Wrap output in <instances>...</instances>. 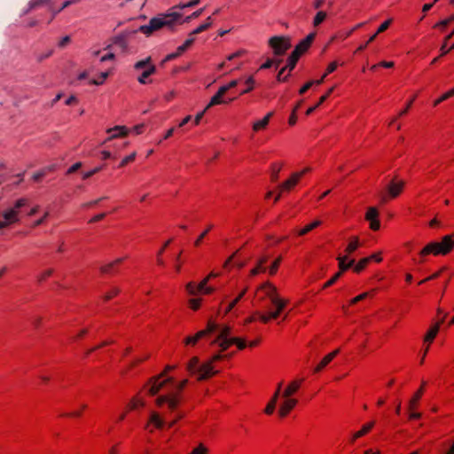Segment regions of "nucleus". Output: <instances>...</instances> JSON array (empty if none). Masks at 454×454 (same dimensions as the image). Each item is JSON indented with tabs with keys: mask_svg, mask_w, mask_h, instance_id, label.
<instances>
[{
	"mask_svg": "<svg viewBox=\"0 0 454 454\" xmlns=\"http://www.w3.org/2000/svg\"><path fill=\"white\" fill-rule=\"evenodd\" d=\"M231 331V329L228 325H220L213 321H208L205 330L199 331L194 336L187 337L184 343L186 345H195L201 338L217 332L218 334L212 344H218L222 351L227 350L233 344H236L239 349H244L247 347L246 341L237 337H230Z\"/></svg>",
	"mask_w": 454,
	"mask_h": 454,
	"instance_id": "f257e3e1",
	"label": "nucleus"
},
{
	"mask_svg": "<svg viewBox=\"0 0 454 454\" xmlns=\"http://www.w3.org/2000/svg\"><path fill=\"white\" fill-rule=\"evenodd\" d=\"M259 290L264 292V297L262 298L265 301L263 308L265 313L257 312L259 319L262 323H268L271 319H277L286 308L287 301L279 297L276 287L270 282L262 285Z\"/></svg>",
	"mask_w": 454,
	"mask_h": 454,
	"instance_id": "f03ea898",
	"label": "nucleus"
},
{
	"mask_svg": "<svg viewBox=\"0 0 454 454\" xmlns=\"http://www.w3.org/2000/svg\"><path fill=\"white\" fill-rule=\"evenodd\" d=\"M223 358L221 354L214 355L207 362L200 364L197 356L192 357L187 364V371L191 375H196L198 380H204L216 374L212 364Z\"/></svg>",
	"mask_w": 454,
	"mask_h": 454,
	"instance_id": "7ed1b4c3",
	"label": "nucleus"
},
{
	"mask_svg": "<svg viewBox=\"0 0 454 454\" xmlns=\"http://www.w3.org/2000/svg\"><path fill=\"white\" fill-rule=\"evenodd\" d=\"M181 17L182 14L178 12L162 13L157 17L152 18L147 25L140 26L137 31H140L146 35H150L153 32L159 30L163 27H171Z\"/></svg>",
	"mask_w": 454,
	"mask_h": 454,
	"instance_id": "20e7f679",
	"label": "nucleus"
},
{
	"mask_svg": "<svg viewBox=\"0 0 454 454\" xmlns=\"http://www.w3.org/2000/svg\"><path fill=\"white\" fill-rule=\"evenodd\" d=\"M454 248V235H446L441 242H431L427 244L420 252L421 256L433 254L434 255L449 254Z\"/></svg>",
	"mask_w": 454,
	"mask_h": 454,
	"instance_id": "39448f33",
	"label": "nucleus"
},
{
	"mask_svg": "<svg viewBox=\"0 0 454 454\" xmlns=\"http://www.w3.org/2000/svg\"><path fill=\"white\" fill-rule=\"evenodd\" d=\"M28 200L26 198H20L16 200L14 206L12 207H9L2 213V216L4 218L3 221H0V230H3L8 227L10 224L17 223L20 221L19 218V209L27 205Z\"/></svg>",
	"mask_w": 454,
	"mask_h": 454,
	"instance_id": "423d86ee",
	"label": "nucleus"
},
{
	"mask_svg": "<svg viewBox=\"0 0 454 454\" xmlns=\"http://www.w3.org/2000/svg\"><path fill=\"white\" fill-rule=\"evenodd\" d=\"M404 185L405 182L403 180H398L396 177H394L387 184L385 191L379 193L380 202L386 203L389 199L398 197L402 193Z\"/></svg>",
	"mask_w": 454,
	"mask_h": 454,
	"instance_id": "0eeeda50",
	"label": "nucleus"
},
{
	"mask_svg": "<svg viewBox=\"0 0 454 454\" xmlns=\"http://www.w3.org/2000/svg\"><path fill=\"white\" fill-rule=\"evenodd\" d=\"M174 368H175V366L168 365V366H166L165 371L162 373H160L157 377H153L150 380L149 383L151 384V387L148 389V394L149 395H157L160 392V390L167 383H171V384L174 383V379L172 377H168V378H166L163 380H160L161 378H163L166 375L167 372L171 371Z\"/></svg>",
	"mask_w": 454,
	"mask_h": 454,
	"instance_id": "6e6552de",
	"label": "nucleus"
},
{
	"mask_svg": "<svg viewBox=\"0 0 454 454\" xmlns=\"http://www.w3.org/2000/svg\"><path fill=\"white\" fill-rule=\"evenodd\" d=\"M269 45L273 51L275 56H283L287 50L291 48V40L285 36H272L269 40Z\"/></svg>",
	"mask_w": 454,
	"mask_h": 454,
	"instance_id": "1a4fd4ad",
	"label": "nucleus"
},
{
	"mask_svg": "<svg viewBox=\"0 0 454 454\" xmlns=\"http://www.w3.org/2000/svg\"><path fill=\"white\" fill-rule=\"evenodd\" d=\"M180 399L177 394L162 395L158 396L155 400V403L158 406H161L164 403H167L168 409L171 411H174L177 408Z\"/></svg>",
	"mask_w": 454,
	"mask_h": 454,
	"instance_id": "9d476101",
	"label": "nucleus"
},
{
	"mask_svg": "<svg viewBox=\"0 0 454 454\" xmlns=\"http://www.w3.org/2000/svg\"><path fill=\"white\" fill-rule=\"evenodd\" d=\"M133 32H123L113 38L112 43L118 47L121 52H127L129 48L128 37L129 35L134 34Z\"/></svg>",
	"mask_w": 454,
	"mask_h": 454,
	"instance_id": "9b49d317",
	"label": "nucleus"
},
{
	"mask_svg": "<svg viewBox=\"0 0 454 454\" xmlns=\"http://www.w3.org/2000/svg\"><path fill=\"white\" fill-rule=\"evenodd\" d=\"M379 211L376 207H371L367 209L365 219L370 223V228L372 231H378L380 227V223L378 219Z\"/></svg>",
	"mask_w": 454,
	"mask_h": 454,
	"instance_id": "f8f14e48",
	"label": "nucleus"
},
{
	"mask_svg": "<svg viewBox=\"0 0 454 454\" xmlns=\"http://www.w3.org/2000/svg\"><path fill=\"white\" fill-rule=\"evenodd\" d=\"M315 36H316V33L309 34L303 40H301L295 46V48L293 51L296 52V54H298L299 56H301L310 47Z\"/></svg>",
	"mask_w": 454,
	"mask_h": 454,
	"instance_id": "ddd939ff",
	"label": "nucleus"
},
{
	"mask_svg": "<svg viewBox=\"0 0 454 454\" xmlns=\"http://www.w3.org/2000/svg\"><path fill=\"white\" fill-rule=\"evenodd\" d=\"M226 93V89L225 88H219L218 91L216 92L215 95H214L209 103L207 104V106H206V109H209L210 107L214 106H216V105H221V104H227L229 102H231L232 100L235 99V98H230L229 100H224L223 98V95Z\"/></svg>",
	"mask_w": 454,
	"mask_h": 454,
	"instance_id": "4468645a",
	"label": "nucleus"
},
{
	"mask_svg": "<svg viewBox=\"0 0 454 454\" xmlns=\"http://www.w3.org/2000/svg\"><path fill=\"white\" fill-rule=\"evenodd\" d=\"M283 398H284V401L280 404V407L278 410V414L282 418L286 417L290 412V411H292L297 404V400L294 398H291V396L290 397H283Z\"/></svg>",
	"mask_w": 454,
	"mask_h": 454,
	"instance_id": "2eb2a0df",
	"label": "nucleus"
},
{
	"mask_svg": "<svg viewBox=\"0 0 454 454\" xmlns=\"http://www.w3.org/2000/svg\"><path fill=\"white\" fill-rule=\"evenodd\" d=\"M302 176V173H293L289 179L283 182L281 184H279L278 188L280 192H286L290 191L293 187H294L301 177Z\"/></svg>",
	"mask_w": 454,
	"mask_h": 454,
	"instance_id": "dca6fc26",
	"label": "nucleus"
},
{
	"mask_svg": "<svg viewBox=\"0 0 454 454\" xmlns=\"http://www.w3.org/2000/svg\"><path fill=\"white\" fill-rule=\"evenodd\" d=\"M109 137L106 139L105 143L117 137H124L128 135L129 129L125 126H115L107 129Z\"/></svg>",
	"mask_w": 454,
	"mask_h": 454,
	"instance_id": "f3484780",
	"label": "nucleus"
},
{
	"mask_svg": "<svg viewBox=\"0 0 454 454\" xmlns=\"http://www.w3.org/2000/svg\"><path fill=\"white\" fill-rule=\"evenodd\" d=\"M209 279V277H207L198 285H195L194 282H189L185 286V289L190 295H197L201 289L205 288V286L207 285Z\"/></svg>",
	"mask_w": 454,
	"mask_h": 454,
	"instance_id": "a211bd4d",
	"label": "nucleus"
},
{
	"mask_svg": "<svg viewBox=\"0 0 454 454\" xmlns=\"http://www.w3.org/2000/svg\"><path fill=\"white\" fill-rule=\"evenodd\" d=\"M446 317L447 313H444L442 318L427 331L424 338L425 341L432 342L434 340L439 331L440 325L443 323Z\"/></svg>",
	"mask_w": 454,
	"mask_h": 454,
	"instance_id": "6ab92c4d",
	"label": "nucleus"
},
{
	"mask_svg": "<svg viewBox=\"0 0 454 454\" xmlns=\"http://www.w3.org/2000/svg\"><path fill=\"white\" fill-rule=\"evenodd\" d=\"M301 380H294L291 382L282 392V397H290L300 388Z\"/></svg>",
	"mask_w": 454,
	"mask_h": 454,
	"instance_id": "aec40b11",
	"label": "nucleus"
},
{
	"mask_svg": "<svg viewBox=\"0 0 454 454\" xmlns=\"http://www.w3.org/2000/svg\"><path fill=\"white\" fill-rule=\"evenodd\" d=\"M81 0H67L63 3L62 6L59 9H54L51 5L50 6V11L51 12V18L49 20V23L52 21V20L59 14L61 11L65 12V8L70 6L71 4H74L79 3Z\"/></svg>",
	"mask_w": 454,
	"mask_h": 454,
	"instance_id": "412c9836",
	"label": "nucleus"
},
{
	"mask_svg": "<svg viewBox=\"0 0 454 454\" xmlns=\"http://www.w3.org/2000/svg\"><path fill=\"white\" fill-rule=\"evenodd\" d=\"M340 352V349H336L333 351L332 353L325 356L321 362L317 364V366L315 368V372H320L325 366H326Z\"/></svg>",
	"mask_w": 454,
	"mask_h": 454,
	"instance_id": "4be33fe9",
	"label": "nucleus"
},
{
	"mask_svg": "<svg viewBox=\"0 0 454 454\" xmlns=\"http://www.w3.org/2000/svg\"><path fill=\"white\" fill-rule=\"evenodd\" d=\"M337 260L339 262V268H340V271H341V273L343 271H346L347 270L350 269L351 267H353L355 265V260L352 259L350 261H348V262H347L348 261V256L347 255H339L337 257Z\"/></svg>",
	"mask_w": 454,
	"mask_h": 454,
	"instance_id": "5701e85b",
	"label": "nucleus"
},
{
	"mask_svg": "<svg viewBox=\"0 0 454 454\" xmlns=\"http://www.w3.org/2000/svg\"><path fill=\"white\" fill-rule=\"evenodd\" d=\"M374 421H371L365 425L363 426L361 430L355 433L351 438V442H354L356 439L364 436L373 427H374Z\"/></svg>",
	"mask_w": 454,
	"mask_h": 454,
	"instance_id": "b1692460",
	"label": "nucleus"
},
{
	"mask_svg": "<svg viewBox=\"0 0 454 454\" xmlns=\"http://www.w3.org/2000/svg\"><path fill=\"white\" fill-rule=\"evenodd\" d=\"M155 72H156L155 66L151 64L150 66L147 67L146 69H145L142 72L141 75L137 78L138 82L141 83V84H145L146 83V79L150 75L153 74Z\"/></svg>",
	"mask_w": 454,
	"mask_h": 454,
	"instance_id": "393cba45",
	"label": "nucleus"
},
{
	"mask_svg": "<svg viewBox=\"0 0 454 454\" xmlns=\"http://www.w3.org/2000/svg\"><path fill=\"white\" fill-rule=\"evenodd\" d=\"M272 115H273V113L270 112L264 118H262V120H259V121H255L253 124V129L254 131H258L260 129H262L266 128V126L269 124L270 119V117Z\"/></svg>",
	"mask_w": 454,
	"mask_h": 454,
	"instance_id": "a878e982",
	"label": "nucleus"
},
{
	"mask_svg": "<svg viewBox=\"0 0 454 454\" xmlns=\"http://www.w3.org/2000/svg\"><path fill=\"white\" fill-rule=\"evenodd\" d=\"M300 57L301 56L296 54V52L292 51V53L290 54V56L287 59V63L284 67L286 69H289V71H292L295 67L296 63L298 62Z\"/></svg>",
	"mask_w": 454,
	"mask_h": 454,
	"instance_id": "bb28decb",
	"label": "nucleus"
},
{
	"mask_svg": "<svg viewBox=\"0 0 454 454\" xmlns=\"http://www.w3.org/2000/svg\"><path fill=\"white\" fill-rule=\"evenodd\" d=\"M426 385V382H422V387L415 393V395L412 396V398L410 400L409 403V409L414 410L417 403L420 399L422 394H423V387Z\"/></svg>",
	"mask_w": 454,
	"mask_h": 454,
	"instance_id": "cd10ccee",
	"label": "nucleus"
},
{
	"mask_svg": "<svg viewBox=\"0 0 454 454\" xmlns=\"http://www.w3.org/2000/svg\"><path fill=\"white\" fill-rule=\"evenodd\" d=\"M56 168V166L55 165H51V166H48V167H45L43 168V169H41L40 171L35 173L33 175V179L35 181H39L42 177H43L44 176H46V174L48 172H51V171H54Z\"/></svg>",
	"mask_w": 454,
	"mask_h": 454,
	"instance_id": "c85d7f7f",
	"label": "nucleus"
},
{
	"mask_svg": "<svg viewBox=\"0 0 454 454\" xmlns=\"http://www.w3.org/2000/svg\"><path fill=\"white\" fill-rule=\"evenodd\" d=\"M321 221L319 220H315L314 222H312L311 223L306 225L304 228H302L301 230H300L298 231V235L300 236H303V235H306L307 233H309V231H311L312 230H314L315 228L318 227L320 224H321Z\"/></svg>",
	"mask_w": 454,
	"mask_h": 454,
	"instance_id": "c756f323",
	"label": "nucleus"
},
{
	"mask_svg": "<svg viewBox=\"0 0 454 454\" xmlns=\"http://www.w3.org/2000/svg\"><path fill=\"white\" fill-rule=\"evenodd\" d=\"M212 25V19L211 17H208L207 19V21L200 26H199L197 28H195L193 31L191 32V35H196L198 34L202 33L203 31L207 30L208 27H210Z\"/></svg>",
	"mask_w": 454,
	"mask_h": 454,
	"instance_id": "7c9ffc66",
	"label": "nucleus"
},
{
	"mask_svg": "<svg viewBox=\"0 0 454 454\" xmlns=\"http://www.w3.org/2000/svg\"><path fill=\"white\" fill-rule=\"evenodd\" d=\"M150 423L154 424L157 428H162L164 426L163 419H160V415L156 412H152L150 417Z\"/></svg>",
	"mask_w": 454,
	"mask_h": 454,
	"instance_id": "2f4dec72",
	"label": "nucleus"
},
{
	"mask_svg": "<svg viewBox=\"0 0 454 454\" xmlns=\"http://www.w3.org/2000/svg\"><path fill=\"white\" fill-rule=\"evenodd\" d=\"M278 394L273 395L272 398L270 399V401L269 402L268 405L266 406V408L264 410L266 414L273 413V411L276 408V403L278 402Z\"/></svg>",
	"mask_w": 454,
	"mask_h": 454,
	"instance_id": "473e14b6",
	"label": "nucleus"
},
{
	"mask_svg": "<svg viewBox=\"0 0 454 454\" xmlns=\"http://www.w3.org/2000/svg\"><path fill=\"white\" fill-rule=\"evenodd\" d=\"M152 58L147 57L145 59L139 60L135 63L134 69L135 70H140V69H146L148 66L151 65Z\"/></svg>",
	"mask_w": 454,
	"mask_h": 454,
	"instance_id": "72a5a7b5",
	"label": "nucleus"
},
{
	"mask_svg": "<svg viewBox=\"0 0 454 454\" xmlns=\"http://www.w3.org/2000/svg\"><path fill=\"white\" fill-rule=\"evenodd\" d=\"M454 35V29L448 35L445 36L444 38V41L441 46V56H444L446 55L447 53L450 52V50L447 49V43H450V39Z\"/></svg>",
	"mask_w": 454,
	"mask_h": 454,
	"instance_id": "f704fd0d",
	"label": "nucleus"
},
{
	"mask_svg": "<svg viewBox=\"0 0 454 454\" xmlns=\"http://www.w3.org/2000/svg\"><path fill=\"white\" fill-rule=\"evenodd\" d=\"M360 246L359 239L357 237L353 238V239L348 243L346 252L348 254H352L355 252Z\"/></svg>",
	"mask_w": 454,
	"mask_h": 454,
	"instance_id": "c9c22d12",
	"label": "nucleus"
},
{
	"mask_svg": "<svg viewBox=\"0 0 454 454\" xmlns=\"http://www.w3.org/2000/svg\"><path fill=\"white\" fill-rule=\"evenodd\" d=\"M371 262V258H363L361 259L358 263L356 265H355L354 267V271L356 272V273H359L361 272L366 266L367 264Z\"/></svg>",
	"mask_w": 454,
	"mask_h": 454,
	"instance_id": "e433bc0d",
	"label": "nucleus"
},
{
	"mask_svg": "<svg viewBox=\"0 0 454 454\" xmlns=\"http://www.w3.org/2000/svg\"><path fill=\"white\" fill-rule=\"evenodd\" d=\"M123 261L122 258H118L116 259L115 261L106 264V265H104L102 267H100V271L102 273H109L110 270L113 269V267L115 265V264H118V263H121V262Z\"/></svg>",
	"mask_w": 454,
	"mask_h": 454,
	"instance_id": "4c0bfd02",
	"label": "nucleus"
},
{
	"mask_svg": "<svg viewBox=\"0 0 454 454\" xmlns=\"http://www.w3.org/2000/svg\"><path fill=\"white\" fill-rule=\"evenodd\" d=\"M280 169H281V165L278 166L276 163L271 165L270 178H271L272 182L278 181Z\"/></svg>",
	"mask_w": 454,
	"mask_h": 454,
	"instance_id": "58836bf2",
	"label": "nucleus"
},
{
	"mask_svg": "<svg viewBox=\"0 0 454 454\" xmlns=\"http://www.w3.org/2000/svg\"><path fill=\"white\" fill-rule=\"evenodd\" d=\"M325 18H326V12H325L323 11H319L314 18L313 25L315 27H317L325 20Z\"/></svg>",
	"mask_w": 454,
	"mask_h": 454,
	"instance_id": "ea45409f",
	"label": "nucleus"
},
{
	"mask_svg": "<svg viewBox=\"0 0 454 454\" xmlns=\"http://www.w3.org/2000/svg\"><path fill=\"white\" fill-rule=\"evenodd\" d=\"M43 4L51 5V0H31L29 2V9H35Z\"/></svg>",
	"mask_w": 454,
	"mask_h": 454,
	"instance_id": "a19ab883",
	"label": "nucleus"
},
{
	"mask_svg": "<svg viewBox=\"0 0 454 454\" xmlns=\"http://www.w3.org/2000/svg\"><path fill=\"white\" fill-rule=\"evenodd\" d=\"M109 73L108 72H102L99 75L98 79H92L90 81V84L94 85H100L103 84L105 80L108 77Z\"/></svg>",
	"mask_w": 454,
	"mask_h": 454,
	"instance_id": "79ce46f5",
	"label": "nucleus"
},
{
	"mask_svg": "<svg viewBox=\"0 0 454 454\" xmlns=\"http://www.w3.org/2000/svg\"><path fill=\"white\" fill-rule=\"evenodd\" d=\"M281 260H282V257L279 256L271 263V265L270 266V269H269L270 275L276 274V272L278 271V266L281 262Z\"/></svg>",
	"mask_w": 454,
	"mask_h": 454,
	"instance_id": "37998d69",
	"label": "nucleus"
},
{
	"mask_svg": "<svg viewBox=\"0 0 454 454\" xmlns=\"http://www.w3.org/2000/svg\"><path fill=\"white\" fill-rule=\"evenodd\" d=\"M194 42V37L193 35H190V37L185 40V42L180 45L178 48H179V52H184Z\"/></svg>",
	"mask_w": 454,
	"mask_h": 454,
	"instance_id": "c03bdc74",
	"label": "nucleus"
},
{
	"mask_svg": "<svg viewBox=\"0 0 454 454\" xmlns=\"http://www.w3.org/2000/svg\"><path fill=\"white\" fill-rule=\"evenodd\" d=\"M184 52H179V48L177 47L176 49V52H173V53H170V54H168L165 59L161 61V65H164L166 62L168 61H170V60H173L175 59H176L177 57H179L181 54H183Z\"/></svg>",
	"mask_w": 454,
	"mask_h": 454,
	"instance_id": "a18cd8bd",
	"label": "nucleus"
},
{
	"mask_svg": "<svg viewBox=\"0 0 454 454\" xmlns=\"http://www.w3.org/2000/svg\"><path fill=\"white\" fill-rule=\"evenodd\" d=\"M454 20V15H451L450 16L449 18L445 19V20H442L441 21H439L438 23H436L434 25V27H442V28H444L446 27L451 21Z\"/></svg>",
	"mask_w": 454,
	"mask_h": 454,
	"instance_id": "49530a36",
	"label": "nucleus"
},
{
	"mask_svg": "<svg viewBox=\"0 0 454 454\" xmlns=\"http://www.w3.org/2000/svg\"><path fill=\"white\" fill-rule=\"evenodd\" d=\"M282 62V59H277V60H273V59H268L265 63H263L262 66H261V68L262 69H267V68H270L272 67L273 64H275L277 67H278L280 65V63Z\"/></svg>",
	"mask_w": 454,
	"mask_h": 454,
	"instance_id": "de8ad7c7",
	"label": "nucleus"
},
{
	"mask_svg": "<svg viewBox=\"0 0 454 454\" xmlns=\"http://www.w3.org/2000/svg\"><path fill=\"white\" fill-rule=\"evenodd\" d=\"M246 84L248 85V88L243 90L240 92L241 95L248 93L254 89V80L253 76H250L249 78L247 79Z\"/></svg>",
	"mask_w": 454,
	"mask_h": 454,
	"instance_id": "09e8293b",
	"label": "nucleus"
},
{
	"mask_svg": "<svg viewBox=\"0 0 454 454\" xmlns=\"http://www.w3.org/2000/svg\"><path fill=\"white\" fill-rule=\"evenodd\" d=\"M341 276V271H339L337 272L336 274H334V276L329 279L327 282L325 283V285L323 286V288H327L331 286H333Z\"/></svg>",
	"mask_w": 454,
	"mask_h": 454,
	"instance_id": "8fccbe9b",
	"label": "nucleus"
},
{
	"mask_svg": "<svg viewBox=\"0 0 454 454\" xmlns=\"http://www.w3.org/2000/svg\"><path fill=\"white\" fill-rule=\"evenodd\" d=\"M207 449L203 444L200 443L198 447L193 449L189 454H207Z\"/></svg>",
	"mask_w": 454,
	"mask_h": 454,
	"instance_id": "3c124183",
	"label": "nucleus"
},
{
	"mask_svg": "<svg viewBox=\"0 0 454 454\" xmlns=\"http://www.w3.org/2000/svg\"><path fill=\"white\" fill-rule=\"evenodd\" d=\"M136 158V153H132L131 154L126 156L121 161L119 167H124L126 164L133 161Z\"/></svg>",
	"mask_w": 454,
	"mask_h": 454,
	"instance_id": "603ef678",
	"label": "nucleus"
},
{
	"mask_svg": "<svg viewBox=\"0 0 454 454\" xmlns=\"http://www.w3.org/2000/svg\"><path fill=\"white\" fill-rule=\"evenodd\" d=\"M53 273L52 269H48L37 276L38 282H43L46 278L50 277Z\"/></svg>",
	"mask_w": 454,
	"mask_h": 454,
	"instance_id": "864d4df0",
	"label": "nucleus"
},
{
	"mask_svg": "<svg viewBox=\"0 0 454 454\" xmlns=\"http://www.w3.org/2000/svg\"><path fill=\"white\" fill-rule=\"evenodd\" d=\"M103 168V166L96 167L95 168L91 169L90 171L83 173V179H88L93 175L98 173Z\"/></svg>",
	"mask_w": 454,
	"mask_h": 454,
	"instance_id": "5fc2aeb1",
	"label": "nucleus"
},
{
	"mask_svg": "<svg viewBox=\"0 0 454 454\" xmlns=\"http://www.w3.org/2000/svg\"><path fill=\"white\" fill-rule=\"evenodd\" d=\"M137 406H145V402L135 397L130 401L129 408L136 409Z\"/></svg>",
	"mask_w": 454,
	"mask_h": 454,
	"instance_id": "6e6d98bb",
	"label": "nucleus"
},
{
	"mask_svg": "<svg viewBox=\"0 0 454 454\" xmlns=\"http://www.w3.org/2000/svg\"><path fill=\"white\" fill-rule=\"evenodd\" d=\"M203 12V9H199L197 11H195L194 12H192L191 15L187 16L184 20V22H190L192 19H196L198 18L200 15H201V13Z\"/></svg>",
	"mask_w": 454,
	"mask_h": 454,
	"instance_id": "4d7b16f0",
	"label": "nucleus"
},
{
	"mask_svg": "<svg viewBox=\"0 0 454 454\" xmlns=\"http://www.w3.org/2000/svg\"><path fill=\"white\" fill-rule=\"evenodd\" d=\"M212 228V225H209L200 236L199 238L195 240L194 242V245L196 247L200 246L202 239L206 237V235L208 233V231L211 230Z\"/></svg>",
	"mask_w": 454,
	"mask_h": 454,
	"instance_id": "13d9d810",
	"label": "nucleus"
},
{
	"mask_svg": "<svg viewBox=\"0 0 454 454\" xmlns=\"http://www.w3.org/2000/svg\"><path fill=\"white\" fill-rule=\"evenodd\" d=\"M392 22V20H386L385 22H383L380 27L379 28L377 29L376 31V35H379L382 32H384L385 30H387L389 27V25L391 24Z\"/></svg>",
	"mask_w": 454,
	"mask_h": 454,
	"instance_id": "bf43d9fd",
	"label": "nucleus"
},
{
	"mask_svg": "<svg viewBox=\"0 0 454 454\" xmlns=\"http://www.w3.org/2000/svg\"><path fill=\"white\" fill-rule=\"evenodd\" d=\"M120 291L121 290L119 288H117V287L113 288L109 293H107L104 296L105 301H108L111 298H113L114 296L117 295L120 293Z\"/></svg>",
	"mask_w": 454,
	"mask_h": 454,
	"instance_id": "052dcab7",
	"label": "nucleus"
},
{
	"mask_svg": "<svg viewBox=\"0 0 454 454\" xmlns=\"http://www.w3.org/2000/svg\"><path fill=\"white\" fill-rule=\"evenodd\" d=\"M266 269H267L266 267L259 266V264L256 263V266L254 269L251 270L250 275L251 276H255L259 272H265Z\"/></svg>",
	"mask_w": 454,
	"mask_h": 454,
	"instance_id": "680f3d73",
	"label": "nucleus"
},
{
	"mask_svg": "<svg viewBox=\"0 0 454 454\" xmlns=\"http://www.w3.org/2000/svg\"><path fill=\"white\" fill-rule=\"evenodd\" d=\"M190 307L193 310H197L200 306V299H191L189 301Z\"/></svg>",
	"mask_w": 454,
	"mask_h": 454,
	"instance_id": "e2e57ef3",
	"label": "nucleus"
},
{
	"mask_svg": "<svg viewBox=\"0 0 454 454\" xmlns=\"http://www.w3.org/2000/svg\"><path fill=\"white\" fill-rule=\"evenodd\" d=\"M369 295L368 293H363L357 296H356L355 298H353L351 301H350V304H356V302L365 299L367 296Z\"/></svg>",
	"mask_w": 454,
	"mask_h": 454,
	"instance_id": "0e129e2a",
	"label": "nucleus"
},
{
	"mask_svg": "<svg viewBox=\"0 0 454 454\" xmlns=\"http://www.w3.org/2000/svg\"><path fill=\"white\" fill-rule=\"evenodd\" d=\"M415 100V97L411 98V100L406 104V106L404 109H403L400 113H399V116H403L404 114H407V112L409 111L410 107L411 106L413 101Z\"/></svg>",
	"mask_w": 454,
	"mask_h": 454,
	"instance_id": "69168bd1",
	"label": "nucleus"
},
{
	"mask_svg": "<svg viewBox=\"0 0 454 454\" xmlns=\"http://www.w3.org/2000/svg\"><path fill=\"white\" fill-rule=\"evenodd\" d=\"M314 84V81H309L307 83H305L299 90L300 94H304L309 89L311 88V86Z\"/></svg>",
	"mask_w": 454,
	"mask_h": 454,
	"instance_id": "338daca9",
	"label": "nucleus"
},
{
	"mask_svg": "<svg viewBox=\"0 0 454 454\" xmlns=\"http://www.w3.org/2000/svg\"><path fill=\"white\" fill-rule=\"evenodd\" d=\"M82 167V162H76L74 163V165H72L68 170H67V174H73L74 173L75 171H77L80 168Z\"/></svg>",
	"mask_w": 454,
	"mask_h": 454,
	"instance_id": "774afa93",
	"label": "nucleus"
}]
</instances>
